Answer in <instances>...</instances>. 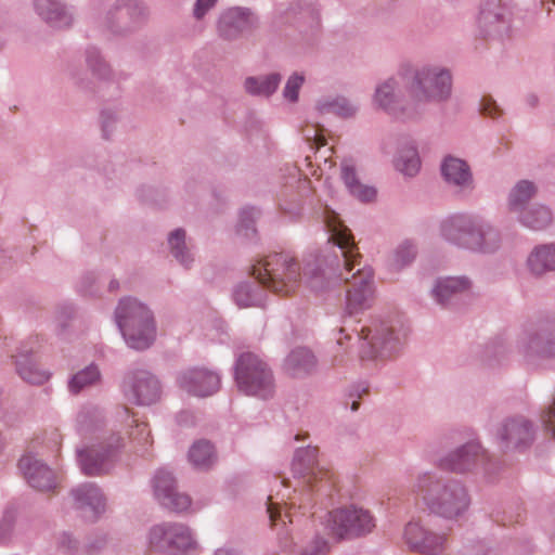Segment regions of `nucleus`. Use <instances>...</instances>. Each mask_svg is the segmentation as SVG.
I'll return each instance as SVG.
<instances>
[{"label":"nucleus","mask_w":555,"mask_h":555,"mask_svg":"<svg viewBox=\"0 0 555 555\" xmlns=\"http://www.w3.org/2000/svg\"><path fill=\"white\" fill-rule=\"evenodd\" d=\"M354 238L349 231V343L360 361L386 360L398 356L409 335L403 319L396 313L359 318L371 309L376 297L374 270L360 264Z\"/></svg>","instance_id":"nucleus-1"},{"label":"nucleus","mask_w":555,"mask_h":555,"mask_svg":"<svg viewBox=\"0 0 555 555\" xmlns=\"http://www.w3.org/2000/svg\"><path fill=\"white\" fill-rule=\"evenodd\" d=\"M412 491L430 513L446 519H456L470 505V495L461 480L443 478L431 472L418 474Z\"/></svg>","instance_id":"nucleus-2"},{"label":"nucleus","mask_w":555,"mask_h":555,"mask_svg":"<svg viewBox=\"0 0 555 555\" xmlns=\"http://www.w3.org/2000/svg\"><path fill=\"white\" fill-rule=\"evenodd\" d=\"M401 76L405 92L412 99L417 118L429 104L446 103L451 99L453 77L444 66L436 64L404 65Z\"/></svg>","instance_id":"nucleus-3"},{"label":"nucleus","mask_w":555,"mask_h":555,"mask_svg":"<svg viewBox=\"0 0 555 555\" xmlns=\"http://www.w3.org/2000/svg\"><path fill=\"white\" fill-rule=\"evenodd\" d=\"M439 229L444 241L474 253L492 254L502 243L501 232L478 215H451L441 221Z\"/></svg>","instance_id":"nucleus-4"},{"label":"nucleus","mask_w":555,"mask_h":555,"mask_svg":"<svg viewBox=\"0 0 555 555\" xmlns=\"http://www.w3.org/2000/svg\"><path fill=\"white\" fill-rule=\"evenodd\" d=\"M116 321L131 348L145 349L154 340L153 315L144 305L135 299L125 298L119 301L116 309Z\"/></svg>","instance_id":"nucleus-5"},{"label":"nucleus","mask_w":555,"mask_h":555,"mask_svg":"<svg viewBox=\"0 0 555 555\" xmlns=\"http://www.w3.org/2000/svg\"><path fill=\"white\" fill-rule=\"evenodd\" d=\"M258 282L280 295H288L299 286L298 263L287 254L270 255L253 266Z\"/></svg>","instance_id":"nucleus-6"},{"label":"nucleus","mask_w":555,"mask_h":555,"mask_svg":"<svg viewBox=\"0 0 555 555\" xmlns=\"http://www.w3.org/2000/svg\"><path fill=\"white\" fill-rule=\"evenodd\" d=\"M372 104L376 109L398 120L417 119L412 99L406 94L403 99L400 91V82L393 77L379 80L372 95Z\"/></svg>","instance_id":"nucleus-7"},{"label":"nucleus","mask_w":555,"mask_h":555,"mask_svg":"<svg viewBox=\"0 0 555 555\" xmlns=\"http://www.w3.org/2000/svg\"><path fill=\"white\" fill-rule=\"evenodd\" d=\"M238 388L246 395L268 398L273 392L271 372L267 365L253 353L240 357L236 366Z\"/></svg>","instance_id":"nucleus-8"},{"label":"nucleus","mask_w":555,"mask_h":555,"mask_svg":"<svg viewBox=\"0 0 555 555\" xmlns=\"http://www.w3.org/2000/svg\"><path fill=\"white\" fill-rule=\"evenodd\" d=\"M537 426L524 415H512L503 418L495 430V439L504 452H524L534 442Z\"/></svg>","instance_id":"nucleus-9"},{"label":"nucleus","mask_w":555,"mask_h":555,"mask_svg":"<svg viewBox=\"0 0 555 555\" xmlns=\"http://www.w3.org/2000/svg\"><path fill=\"white\" fill-rule=\"evenodd\" d=\"M150 546L162 552L182 555L196 548L188 527L181 524H162L154 526L149 535Z\"/></svg>","instance_id":"nucleus-10"},{"label":"nucleus","mask_w":555,"mask_h":555,"mask_svg":"<svg viewBox=\"0 0 555 555\" xmlns=\"http://www.w3.org/2000/svg\"><path fill=\"white\" fill-rule=\"evenodd\" d=\"M518 351L527 362L535 364L542 359L555 358V339L545 323L526 328L517 341Z\"/></svg>","instance_id":"nucleus-11"},{"label":"nucleus","mask_w":555,"mask_h":555,"mask_svg":"<svg viewBox=\"0 0 555 555\" xmlns=\"http://www.w3.org/2000/svg\"><path fill=\"white\" fill-rule=\"evenodd\" d=\"M488 452L478 441H469L450 451L439 460V467L452 473L463 474L481 466L488 470Z\"/></svg>","instance_id":"nucleus-12"},{"label":"nucleus","mask_w":555,"mask_h":555,"mask_svg":"<svg viewBox=\"0 0 555 555\" xmlns=\"http://www.w3.org/2000/svg\"><path fill=\"white\" fill-rule=\"evenodd\" d=\"M403 540L411 550L423 555H441L447 546L444 533L434 532L417 521L405 525Z\"/></svg>","instance_id":"nucleus-13"},{"label":"nucleus","mask_w":555,"mask_h":555,"mask_svg":"<svg viewBox=\"0 0 555 555\" xmlns=\"http://www.w3.org/2000/svg\"><path fill=\"white\" fill-rule=\"evenodd\" d=\"M179 387L196 397H208L220 388V376L204 367H196L181 373L178 377Z\"/></svg>","instance_id":"nucleus-14"},{"label":"nucleus","mask_w":555,"mask_h":555,"mask_svg":"<svg viewBox=\"0 0 555 555\" xmlns=\"http://www.w3.org/2000/svg\"><path fill=\"white\" fill-rule=\"evenodd\" d=\"M155 495L160 504L173 512L186 511L191 505V499L175 489V480L169 472L158 470L154 480Z\"/></svg>","instance_id":"nucleus-15"},{"label":"nucleus","mask_w":555,"mask_h":555,"mask_svg":"<svg viewBox=\"0 0 555 555\" xmlns=\"http://www.w3.org/2000/svg\"><path fill=\"white\" fill-rule=\"evenodd\" d=\"M525 268L535 279L555 273V242L533 246L526 258Z\"/></svg>","instance_id":"nucleus-16"},{"label":"nucleus","mask_w":555,"mask_h":555,"mask_svg":"<svg viewBox=\"0 0 555 555\" xmlns=\"http://www.w3.org/2000/svg\"><path fill=\"white\" fill-rule=\"evenodd\" d=\"M20 469L28 483L40 491H49L55 488L53 472L31 455H24L18 463Z\"/></svg>","instance_id":"nucleus-17"},{"label":"nucleus","mask_w":555,"mask_h":555,"mask_svg":"<svg viewBox=\"0 0 555 555\" xmlns=\"http://www.w3.org/2000/svg\"><path fill=\"white\" fill-rule=\"evenodd\" d=\"M441 175L444 181L461 190L473 189V176L469 166L465 160L446 156L441 163Z\"/></svg>","instance_id":"nucleus-18"},{"label":"nucleus","mask_w":555,"mask_h":555,"mask_svg":"<svg viewBox=\"0 0 555 555\" xmlns=\"http://www.w3.org/2000/svg\"><path fill=\"white\" fill-rule=\"evenodd\" d=\"M516 219L524 228L533 232H541L553 224L554 212L547 205L534 203L517 214Z\"/></svg>","instance_id":"nucleus-19"},{"label":"nucleus","mask_w":555,"mask_h":555,"mask_svg":"<svg viewBox=\"0 0 555 555\" xmlns=\"http://www.w3.org/2000/svg\"><path fill=\"white\" fill-rule=\"evenodd\" d=\"M376 517L364 506L349 502V540L363 539L376 528Z\"/></svg>","instance_id":"nucleus-20"},{"label":"nucleus","mask_w":555,"mask_h":555,"mask_svg":"<svg viewBox=\"0 0 555 555\" xmlns=\"http://www.w3.org/2000/svg\"><path fill=\"white\" fill-rule=\"evenodd\" d=\"M470 287L472 281L467 276H448L438 279L431 293L439 305L447 306Z\"/></svg>","instance_id":"nucleus-21"},{"label":"nucleus","mask_w":555,"mask_h":555,"mask_svg":"<svg viewBox=\"0 0 555 555\" xmlns=\"http://www.w3.org/2000/svg\"><path fill=\"white\" fill-rule=\"evenodd\" d=\"M324 219L328 234L327 243L340 250L345 264H347V228L345 221L338 212L331 208L325 209Z\"/></svg>","instance_id":"nucleus-22"},{"label":"nucleus","mask_w":555,"mask_h":555,"mask_svg":"<svg viewBox=\"0 0 555 555\" xmlns=\"http://www.w3.org/2000/svg\"><path fill=\"white\" fill-rule=\"evenodd\" d=\"M103 451V447L88 448L79 452V462L81 469L86 475H101L111 467L112 454L108 450Z\"/></svg>","instance_id":"nucleus-23"},{"label":"nucleus","mask_w":555,"mask_h":555,"mask_svg":"<svg viewBox=\"0 0 555 555\" xmlns=\"http://www.w3.org/2000/svg\"><path fill=\"white\" fill-rule=\"evenodd\" d=\"M537 192L538 188L532 181H518L509 191L508 210L516 216L530 205L529 202L535 196Z\"/></svg>","instance_id":"nucleus-24"},{"label":"nucleus","mask_w":555,"mask_h":555,"mask_svg":"<svg viewBox=\"0 0 555 555\" xmlns=\"http://www.w3.org/2000/svg\"><path fill=\"white\" fill-rule=\"evenodd\" d=\"M159 393L158 382L149 373L142 372L131 386L132 402L137 404H151Z\"/></svg>","instance_id":"nucleus-25"},{"label":"nucleus","mask_w":555,"mask_h":555,"mask_svg":"<svg viewBox=\"0 0 555 555\" xmlns=\"http://www.w3.org/2000/svg\"><path fill=\"white\" fill-rule=\"evenodd\" d=\"M512 17L502 13H492L490 10H480L478 26L486 36L502 37L511 27Z\"/></svg>","instance_id":"nucleus-26"},{"label":"nucleus","mask_w":555,"mask_h":555,"mask_svg":"<svg viewBox=\"0 0 555 555\" xmlns=\"http://www.w3.org/2000/svg\"><path fill=\"white\" fill-rule=\"evenodd\" d=\"M393 165L404 177H415L420 172L422 165L417 149L411 143L405 142L398 149Z\"/></svg>","instance_id":"nucleus-27"},{"label":"nucleus","mask_w":555,"mask_h":555,"mask_svg":"<svg viewBox=\"0 0 555 555\" xmlns=\"http://www.w3.org/2000/svg\"><path fill=\"white\" fill-rule=\"evenodd\" d=\"M78 508L90 507L92 515L89 518H95L104 511L105 501L100 490L94 485H83L73 491Z\"/></svg>","instance_id":"nucleus-28"},{"label":"nucleus","mask_w":555,"mask_h":555,"mask_svg":"<svg viewBox=\"0 0 555 555\" xmlns=\"http://www.w3.org/2000/svg\"><path fill=\"white\" fill-rule=\"evenodd\" d=\"M417 247L412 240H404L397 245L388 259V268L399 272L409 267L416 258Z\"/></svg>","instance_id":"nucleus-29"},{"label":"nucleus","mask_w":555,"mask_h":555,"mask_svg":"<svg viewBox=\"0 0 555 555\" xmlns=\"http://www.w3.org/2000/svg\"><path fill=\"white\" fill-rule=\"evenodd\" d=\"M36 9L43 18L55 26L62 27L70 24V16L55 0H37Z\"/></svg>","instance_id":"nucleus-30"},{"label":"nucleus","mask_w":555,"mask_h":555,"mask_svg":"<svg viewBox=\"0 0 555 555\" xmlns=\"http://www.w3.org/2000/svg\"><path fill=\"white\" fill-rule=\"evenodd\" d=\"M315 364L314 356L306 348H298L291 352L286 359L287 370L293 375L308 373Z\"/></svg>","instance_id":"nucleus-31"},{"label":"nucleus","mask_w":555,"mask_h":555,"mask_svg":"<svg viewBox=\"0 0 555 555\" xmlns=\"http://www.w3.org/2000/svg\"><path fill=\"white\" fill-rule=\"evenodd\" d=\"M20 376L29 384L41 385L46 383L50 374L40 370L38 364L30 358L23 357L16 360Z\"/></svg>","instance_id":"nucleus-32"},{"label":"nucleus","mask_w":555,"mask_h":555,"mask_svg":"<svg viewBox=\"0 0 555 555\" xmlns=\"http://www.w3.org/2000/svg\"><path fill=\"white\" fill-rule=\"evenodd\" d=\"M280 81L281 77L278 74H270L262 78L249 77L245 81V88L250 94L268 96L276 90Z\"/></svg>","instance_id":"nucleus-33"},{"label":"nucleus","mask_w":555,"mask_h":555,"mask_svg":"<svg viewBox=\"0 0 555 555\" xmlns=\"http://www.w3.org/2000/svg\"><path fill=\"white\" fill-rule=\"evenodd\" d=\"M349 194L363 204L372 203L376 199L377 191L372 185L361 183L349 166Z\"/></svg>","instance_id":"nucleus-34"},{"label":"nucleus","mask_w":555,"mask_h":555,"mask_svg":"<svg viewBox=\"0 0 555 555\" xmlns=\"http://www.w3.org/2000/svg\"><path fill=\"white\" fill-rule=\"evenodd\" d=\"M317 447H308L306 449L298 450L293 462L294 472L299 475H306L308 472L313 469L317 464Z\"/></svg>","instance_id":"nucleus-35"},{"label":"nucleus","mask_w":555,"mask_h":555,"mask_svg":"<svg viewBox=\"0 0 555 555\" xmlns=\"http://www.w3.org/2000/svg\"><path fill=\"white\" fill-rule=\"evenodd\" d=\"M214 457V448L207 441H197L195 442L190 452L189 459L193 465L197 467H206L208 466Z\"/></svg>","instance_id":"nucleus-36"},{"label":"nucleus","mask_w":555,"mask_h":555,"mask_svg":"<svg viewBox=\"0 0 555 555\" xmlns=\"http://www.w3.org/2000/svg\"><path fill=\"white\" fill-rule=\"evenodd\" d=\"M326 528L336 541L344 539L347 532V512L343 508L331 512Z\"/></svg>","instance_id":"nucleus-37"},{"label":"nucleus","mask_w":555,"mask_h":555,"mask_svg":"<svg viewBox=\"0 0 555 555\" xmlns=\"http://www.w3.org/2000/svg\"><path fill=\"white\" fill-rule=\"evenodd\" d=\"M99 377L98 369L95 366H89L74 375L69 382V390L73 393H78L86 386L95 383Z\"/></svg>","instance_id":"nucleus-38"},{"label":"nucleus","mask_w":555,"mask_h":555,"mask_svg":"<svg viewBox=\"0 0 555 555\" xmlns=\"http://www.w3.org/2000/svg\"><path fill=\"white\" fill-rule=\"evenodd\" d=\"M184 240L185 232L181 229H178L170 233L169 235V245L171 248V253L173 256L184 266H188L191 261L189 254L184 250Z\"/></svg>","instance_id":"nucleus-39"},{"label":"nucleus","mask_w":555,"mask_h":555,"mask_svg":"<svg viewBox=\"0 0 555 555\" xmlns=\"http://www.w3.org/2000/svg\"><path fill=\"white\" fill-rule=\"evenodd\" d=\"M259 291V286L253 287L249 285L240 286L234 294L235 302L241 308H247L251 306H257L260 304V299L257 296V292Z\"/></svg>","instance_id":"nucleus-40"},{"label":"nucleus","mask_w":555,"mask_h":555,"mask_svg":"<svg viewBox=\"0 0 555 555\" xmlns=\"http://www.w3.org/2000/svg\"><path fill=\"white\" fill-rule=\"evenodd\" d=\"M245 21L241 16L240 10H230L224 13L219 21V29L224 36L230 37L232 34L228 29L233 26L235 29H243V24Z\"/></svg>","instance_id":"nucleus-41"},{"label":"nucleus","mask_w":555,"mask_h":555,"mask_svg":"<svg viewBox=\"0 0 555 555\" xmlns=\"http://www.w3.org/2000/svg\"><path fill=\"white\" fill-rule=\"evenodd\" d=\"M462 555H494L493 550L482 540L467 539Z\"/></svg>","instance_id":"nucleus-42"},{"label":"nucleus","mask_w":555,"mask_h":555,"mask_svg":"<svg viewBox=\"0 0 555 555\" xmlns=\"http://www.w3.org/2000/svg\"><path fill=\"white\" fill-rule=\"evenodd\" d=\"M479 112L490 118H499L503 115L502 107L490 95H483L479 103Z\"/></svg>","instance_id":"nucleus-43"},{"label":"nucleus","mask_w":555,"mask_h":555,"mask_svg":"<svg viewBox=\"0 0 555 555\" xmlns=\"http://www.w3.org/2000/svg\"><path fill=\"white\" fill-rule=\"evenodd\" d=\"M480 10H490L492 13H502L512 17L513 0H485Z\"/></svg>","instance_id":"nucleus-44"},{"label":"nucleus","mask_w":555,"mask_h":555,"mask_svg":"<svg viewBox=\"0 0 555 555\" xmlns=\"http://www.w3.org/2000/svg\"><path fill=\"white\" fill-rule=\"evenodd\" d=\"M304 81V76L298 74L292 75L288 78L286 86L284 88V98L291 102H296L298 100V91L302 86Z\"/></svg>","instance_id":"nucleus-45"},{"label":"nucleus","mask_w":555,"mask_h":555,"mask_svg":"<svg viewBox=\"0 0 555 555\" xmlns=\"http://www.w3.org/2000/svg\"><path fill=\"white\" fill-rule=\"evenodd\" d=\"M370 390V386L366 382H359L353 384L351 389L349 390V399L357 398L360 399L362 396L367 395ZM360 406L359 400H352L350 409L352 411H357Z\"/></svg>","instance_id":"nucleus-46"},{"label":"nucleus","mask_w":555,"mask_h":555,"mask_svg":"<svg viewBox=\"0 0 555 555\" xmlns=\"http://www.w3.org/2000/svg\"><path fill=\"white\" fill-rule=\"evenodd\" d=\"M132 439L138 440L139 443H149L150 441V430L147 428V424L145 423H137L135 430L130 433Z\"/></svg>","instance_id":"nucleus-47"},{"label":"nucleus","mask_w":555,"mask_h":555,"mask_svg":"<svg viewBox=\"0 0 555 555\" xmlns=\"http://www.w3.org/2000/svg\"><path fill=\"white\" fill-rule=\"evenodd\" d=\"M217 0H197L194 14L197 18H202L205 13L214 7Z\"/></svg>","instance_id":"nucleus-48"},{"label":"nucleus","mask_w":555,"mask_h":555,"mask_svg":"<svg viewBox=\"0 0 555 555\" xmlns=\"http://www.w3.org/2000/svg\"><path fill=\"white\" fill-rule=\"evenodd\" d=\"M267 511L269 513V517H270L272 525H274L278 521V519L281 518V513L279 509V505L272 502V496L268 498V509Z\"/></svg>","instance_id":"nucleus-49"},{"label":"nucleus","mask_w":555,"mask_h":555,"mask_svg":"<svg viewBox=\"0 0 555 555\" xmlns=\"http://www.w3.org/2000/svg\"><path fill=\"white\" fill-rule=\"evenodd\" d=\"M328 551L327 542L317 541L314 555H323Z\"/></svg>","instance_id":"nucleus-50"},{"label":"nucleus","mask_w":555,"mask_h":555,"mask_svg":"<svg viewBox=\"0 0 555 555\" xmlns=\"http://www.w3.org/2000/svg\"><path fill=\"white\" fill-rule=\"evenodd\" d=\"M305 139H315V140H319V139H325L324 134L319 132V130H315L314 131V134L311 137V135H307L305 137Z\"/></svg>","instance_id":"nucleus-51"},{"label":"nucleus","mask_w":555,"mask_h":555,"mask_svg":"<svg viewBox=\"0 0 555 555\" xmlns=\"http://www.w3.org/2000/svg\"><path fill=\"white\" fill-rule=\"evenodd\" d=\"M254 210L243 211V216H247L246 218L248 219L249 222L254 221Z\"/></svg>","instance_id":"nucleus-52"},{"label":"nucleus","mask_w":555,"mask_h":555,"mask_svg":"<svg viewBox=\"0 0 555 555\" xmlns=\"http://www.w3.org/2000/svg\"><path fill=\"white\" fill-rule=\"evenodd\" d=\"M343 334H344V328H340V330H339V337L337 338V344H338L339 346H343V344H344V338H345V337L343 336Z\"/></svg>","instance_id":"nucleus-53"},{"label":"nucleus","mask_w":555,"mask_h":555,"mask_svg":"<svg viewBox=\"0 0 555 555\" xmlns=\"http://www.w3.org/2000/svg\"><path fill=\"white\" fill-rule=\"evenodd\" d=\"M547 325L548 328H552V332H553V337L555 339V319L551 322H547L545 323Z\"/></svg>","instance_id":"nucleus-54"},{"label":"nucleus","mask_w":555,"mask_h":555,"mask_svg":"<svg viewBox=\"0 0 555 555\" xmlns=\"http://www.w3.org/2000/svg\"><path fill=\"white\" fill-rule=\"evenodd\" d=\"M528 102H529V104H530V105H532V106H533V105H535V104H537L538 99H537V96H534V95H530V96L528 98Z\"/></svg>","instance_id":"nucleus-55"},{"label":"nucleus","mask_w":555,"mask_h":555,"mask_svg":"<svg viewBox=\"0 0 555 555\" xmlns=\"http://www.w3.org/2000/svg\"><path fill=\"white\" fill-rule=\"evenodd\" d=\"M245 228L246 231L248 230H251L253 232L255 231L253 228L249 227V223H245V219H242V224H241V228Z\"/></svg>","instance_id":"nucleus-56"},{"label":"nucleus","mask_w":555,"mask_h":555,"mask_svg":"<svg viewBox=\"0 0 555 555\" xmlns=\"http://www.w3.org/2000/svg\"><path fill=\"white\" fill-rule=\"evenodd\" d=\"M550 533L552 535V539L555 540V519H554V521H553V524H552V526L550 528Z\"/></svg>","instance_id":"nucleus-57"},{"label":"nucleus","mask_w":555,"mask_h":555,"mask_svg":"<svg viewBox=\"0 0 555 555\" xmlns=\"http://www.w3.org/2000/svg\"><path fill=\"white\" fill-rule=\"evenodd\" d=\"M216 555H228V552L219 550Z\"/></svg>","instance_id":"nucleus-58"},{"label":"nucleus","mask_w":555,"mask_h":555,"mask_svg":"<svg viewBox=\"0 0 555 555\" xmlns=\"http://www.w3.org/2000/svg\"><path fill=\"white\" fill-rule=\"evenodd\" d=\"M314 142H315V143H319V141H314ZM326 142H327V141H325V140L320 141V143H322V145H325V143H326Z\"/></svg>","instance_id":"nucleus-59"},{"label":"nucleus","mask_w":555,"mask_h":555,"mask_svg":"<svg viewBox=\"0 0 555 555\" xmlns=\"http://www.w3.org/2000/svg\"><path fill=\"white\" fill-rule=\"evenodd\" d=\"M546 11L550 13L551 12V7H546Z\"/></svg>","instance_id":"nucleus-60"}]
</instances>
